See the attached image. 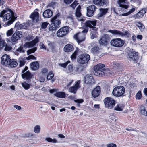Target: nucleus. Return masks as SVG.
I'll list each match as a JSON object with an SVG mask.
<instances>
[{"label": "nucleus", "instance_id": "1", "mask_svg": "<svg viewBox=\"0 0 147 147\" xmlns=\"http://www.w3.org/2000/svg\"><path fill=\"white\" fill-rule=\"evenodd\" d=\"M97 20H96L94 19L91 20H88L86 21L83 24L85 25L84 29L82 31V32H79L74 36V38L77 40L78 43L81 42L84 40V38L80 39V36L83 34V37H84L85 34L88 32V27L92 29V30L94 31H96L98 28L95 26L96 25Z\"/></svg>", "mask_w": 147, "mask_h": 147}, {"label": "nucleus", "instance_id": "2", "mask_svg": "<svg viewBox=\"0 0 147 147\" xmlns=\"http://www.w3.org/2000/svg\"><path fill=\"white\" fill-rule=\"evenodd\" d=\"M0 18L5 22V26H8L15 21L16 18L14 16V13L9 9H5L0 13Z\"/></svg>", "mask_w": 147, "mask_h": 147}, {"label": "nucleus", "instance_id": "3", "mask_svg": "<svg viewBox=\"0 0 147 147\" xmlns=\"http://www.w3.org/2000/svg\"><path fill=\"white\" fill-rule=\"evenodd\" d=\"M59 17V15L58 14L51 18V23L49 28L50 31H55L59 27L61 20L58 19Z\"/></svg>", "mask_w": 147, "mask_h": 147}, {"label": "nucleus", "instance_id": "4", "mask_svg": "<svg viewBox=\"0 0 147 147\" xmlns=\"http://www.w3.org/2000/svg\"><path fill=\"white\" fill-rule=\"evenodd\" d=\"M105 66L102 64H98L94 67V71L93 72L94 74L97 76L99 77L102 76L106 74Z\"/></svg>", "mask_w": 147, "mask_h": 147}, {"label": "nucleus", "instance_id": "5", "mask_svg": "<svg viewBox=\"0 0 147 147\" xmlns=\"http://www.w3.org/2000/svg\"><path fill=\"white\" fill-rule=\"evenodd\" d=\"M125 92V88L122 86H118L114 88L112 93L114 96L118 97L123 96Z\"/></svg>", "mask_w": 147, "mask_h": 147}, {"label": "nucleus", "instance_id": "6", "mask_svg": "<svg viewBox=\"0 0 147 147\" xmlns=\"http://www.w3.org/2000/svg\"><path fill=\"white\" fill-rule=\"evenodd\" d=\"M90 59V56L88 54L85 53L80 55L78 58V62L80 64L87 63Z\"/></svg>", "mask_w": 147, "mask_h": 147}, {"label": "nucleus", "instance_id": "7", "mask_svg": "<svg viewBox=\"0 0 147 147\" xmlns=\"http://www.w3.org/2000/svg\"><path fill=\"white\" fill-rule=\"evenodd\" d=\"M69 28L67 26L60 28L57 33V36L59 37H62L65 36L68 32Z\"/></svg>", "mask_w": 147, "mask_h": 147}, {"label": "nucleus", "instance_id": "8", "mask_svg": "<svg viewBox=\"0 0 147 147\" xmlns=\"http://www.w3.org/2000/svg\"><path fill=\"white\" fill-rule=\"evenodd\" d=\"M105 107L109 109H111L115 106V100L111 98L107 97L104 100Z\"/></svg>", "mask_w": 147, "mask_h": 147}, {"label": "nucleus", "instance_id": "9", "mask_svg": "<svg viewBox=\"0 0 147 147\" xmlns=\"http://www.w3.org/2000/svg\"><path fill=\"white\" fill-rule=\"evenodd\" d=\"M124 42V41L120 38H115L111 41V44L115 47H120L123 45Z\"/></svg>", "mask_w": 147, "mask_h": 147}, {"label": "nucleus", "instance_id": "10", "mask_svg": "<svg viewBox=\"0 0 147 147\" xmlns=\"http://www.w3.org/2000/svg\"><path fill=\"white\" fill-rule=\"evenodd\" d=\"M22 32L20 31H18L13 34L12 36L11 39V42L13 44L15 43L19 40L22 36Z\"/></svg>", "mask_w": 147, "mask_h": 147}, {"label": "nucleus", "instance_id": "11", "mask_svg": "<svg viewBox=\"0 0 147 147\" xmlns=\"http://www.w3.org/2000/svg\"><path fill=\"white\" fill-rule=\"evenodd\" d=\"M80 80H78L76 81L74 86L70 87L69 89V91L71 93L74 94L76 93L78 90L80 88Z\"/></svg>", "mask_w": 147, "mask_h": 147}, {"label": "nucleus", "instance_id": "12", "mask_svg": "<svg viewBox=\"0 0 147 147\" xmlns=\"http://www.w3.org/2000/svg\"><path fill=\"white\" fill-rule=\"evenodd\" d=\"M110 40L109 37L107 34L104 35L102 36L99 43L100 45L106 46Z\"/></svg>", "mask_w": 147, "mask_h": 147}, {"label": "nucleus", "instance_id": "13", "mask_svg": "<svg viewBox=\"0 0 147 147\" xmlns=\"http://www.w3.org/2000/svg\"><path fill=\"white\" fill-rule=\"evenodd\" d=\"M138 53L133 50H131L128 53V56L129 58L133 61H137L138 59Z\"/></svg>", "mask_w": 147, "mask_h": 147}, {"label": "nucleus", "instance_id": "14", "mask_svg": "<svg viewBox=\"0 0 147 147\" xmlns=\"http://www.w3.org/2000/svg\"><path fill=\"white\" fill-rule=\"evenodd\" d=\"M11 61L9 56L5 54L2 56L1 59V62L3 65L6 66L8 65Z\"/></svg>", "mask_w": 147, "mask_h": 147}, {"label": "nucleus", "instance_id": "15", "mask_svg": "<svg viewBox=\"0 0 147 147\" xmlns=\"http://www.w3.org/2000/svg\"><path fill=\"white\" fill-rule=\"evenodd\" d=\"M85 82L89 85L94 84L95 82L93 77L91 75H87L84 77Z\"/></svg>", "mask_w": 147, "mask_h": 147}, {"label": "nucleus", "instance_id": "16", "mask_svg": "<svg viewBox=\"0 0 147 147\" xmlns=\"http://www.w3.org/2000/svg\"><path fill=\"white\" fill-rule=\"evenodd\" d=\"M96 9L95 6L94 5H90L87 8V16L90 17L94 15V13Z\"/></svg>", "mask_w": 147, "mask_h": 147}, {"label": "nucleus", "instance_id": "17", "mask_svg": "<svg viewBox=\"0 0 147 147\" xmlns=\"http://www.w3.org/2000/svg\"><path fill=\"white\" fill-rule=\"evenodd\" d=\"M100 87L98 86L94 88L91 92L92 96L94 98L98 96L100 94Z\"/></svg>", "mask_w": 147, "mask_h": 147}, {"label": "nucleus", "instance_id": "18", "mask_svg": "<svg viewBox=\"0 0 147 147\" xmlns=\"http://www.w3.org/2000/svg\"><path fill=\"white\" fill-rule=\"evenodd\" d=\"M117 3L119 6L123 9H127L129 7L127 0H117Z\"/></svg>", "mask_w": 147, "mask_h": 147}, {"label": "nucleus", "instance_id": "19", "mask_svg": "<svg viewBox=\"0 0 147 147\" xmlns=\"http://www.w3.org/2000/svg\"><path fill=\"white\" fill-rule=\"evenodd\" d=\"M38 39L37 37L31 42H26L24 46L26 47L29 48L36 45V43L38 42Z\"/></svg>", "mask_w": 147, "mask_h": 147}, {"label": "nucleus", "instance_id": "20", "mask_svg": "<svg viewBox=\"0 0 147 147\" xmlns=\"http://www.w3.org/2000/svg\"><path fill=\"white\" fill-rule=\"evenodd\" d=\"M30 17L34 22H36L39 21V13L38 12H33Z\"/></svg>", "mask_w": 147, "mask_h": 147}, {"label": "nucleus", "instance_id": "21", "mask_svg": "<svg viewBox=\"0 0 147 147\" xmlns=\"http://www.w3.org/2000/svg\"><path fill=\"white\" fill-rule=\"evenodd\" d=\"M146 9L145 8L140 10L136 15H134V18L135 19H140L142 18L146 13Z\"/></svg>", "mask_w": 147, "mask_h": 147}, {"label": "nucleus", "instance_id": "22", "mask_svg": "<svg viewBox=\"0 0 147 147\" xmlns=\"http://www.w3.org/2000/svg\"><path fill=\"white\" fill-rule=\"evenodd\" d=\"M108 32L112 33L113 35H117L119 37L123 36V32L117 30H109L108 31Z\"/></svg>", "mask_w": 147, "mask_h": 147}, {"label": "nucleus", "instance_id": "23", "mask_svg": "<svg viewBox=\"0 0 147 147\" xmlns=\"http://www.w3.org/2000/svg\"><path fill=\"white\" fill-rule=\"evenodd\" d=\"M53 15V12L50 9L45 10L43 13V16L44 18H49L51 17Z\"/></svg>", "mask_w": 147, "mask_h": 147}, {"label": "nucleus", "instance_id": "24", "mask_svg": "<svg viewBox=\"0 0 147 147\" xmlns=\"http://www.w3.org/2000/svg\"><path fill=\"white\" fill-rule=\"evenodd\" d=\"M93 3L98 6H103L107 4L105 0H94Z\"/></svg>", "mask_w": 147, "mask_h": 147}, {"label": "nucleus", "instance_id": "25", "mask_svg": "<svg viewBox=\"0 0 147 147\" xmlns=\"http://www.w3.org/2000/svg\"><path fill=\"white\" fill-rule=\"evenodd\" d=\"M22 77L23 79L25 80L30 79L31 78V74L29 71H28L25 72L23 73Z\"/></svg>", "mask_w": 147, "mask_h": 147}, {"label": "nucleus", "instance_id": "26", "mask_svg": "<svg viewBox=\"0 0 147 147\" xmlns=\"http://www.w3.org/2000/svg\"><path fill=\"white\" fill-rule=\"evenodd\" d=\"M15 27L18 30L25 29L26 27L25 23L20 24L19 22H17L15 25Z\"/></svg>", "mask_w": 147, "mask_h": 147}, {"label": "nucleus", "instance_id": "27", "mask_svg": "<svg viewBox=\"0 0 147 147\" xmlns=\"http://www.w3.org/2000/svg\"><path fill=\"white\" fill-rule=\"evenodd\" d=\"M39 65L37 62H34L30 64V68L32 70H35L38 69Z\"/></svg>", "mask_w": 147, "mask_h": 147}, {"label": "nucleus", "instance_id": "28", "mask_svg": "<svg viewBox=\"0 0 147 147\" xmlns=\"http://www.w3.org/2000/svg\"><path fill=\"white\" fill-rule=\"evenodd\" d=\"M74 49L73 46L71 44H67L66 45L64 48V51L65 52H69L72 51Z\"/></svg>", "mask_w": 147, "mask_h": 147}, {"label": "nucleus", "instance_id": "29", "mask_svg": "<svg viewBox=\"0 0 147 147\" xmlns=\"http://www.w3.org/2000/svg\"><path fill=\"white\" fill-rule=\"evenodd\" d=\"M56 97L61 98H65L66 97L65 94L64 92H58L54 94Z\"/></svg>", "mask_w": 147, "mask_h": 147}, {"label": "nucleus", "instance_id": "30", "mask_svg": "<svg viewBox=\"0 0 147 147\" xmlns=\"http://www.w3.org/2000/svg\"><path fill=\"white\" fill-rule=\"evenodd\" d=\"M124 107V105L123 104H117L115 107L114 109L118 111H121Z\"/></svg>", "mask_w": 147, "mask_h": 147}, {"label": "nucleus", "instance_id": "31", "mask_svg": "<svg viewBox=\"0 0 147 147\" xmlns=\"http://www.w3.org/2000/svg\"><path fill=\"white\" fill-rule=\"evenodd\" d=\"M25 52V50L23 49L22 46H20L15 52L16 55H18L19 53H23Z\"/></svg>", "mask_w": 147, "mask_h": 147}, {"label": "nucleus", "instance_id": "32", "mask_svg": "<svg viewBox=\"0 0 147 147\" xmlns=\"http://www.w3.org/2000/svg\"><path fill=\"white\" fill-rule=\"evenodd\" d=\"M18 63L17 61H11L10 62L8 65V67L10 68H13L17 66Z\"/></svg>", "mask_w": 147, "mask_h": 147}, {"label": "nucleus", "instance_id": "33", "mask_svg": "<svg viewBox=\"0 0 147 147\" xmlns=\"http://www.w3.org/2000/svg\"><path fill=\"white\" fill-rule=\"evenodd\" d=\"M100 10L99 16L101 17L105 15L107 13L108 9L101 8Z\"/></svg>", "mask_w": 147, "mask_h": 147}, {"label": "nucleus", "instance_id": "34", "mask_svg": "<svg viewBox=\"0 0 147 147\" xmlns=\"http://www.w3.org/2000/svg\"><path fill=\"white\" fill-rule=\"evenodd\" d=\"M136 26L138 27L140 30L142 31L144 28V25L140 22H138L136 23Z\"/></svg>", "mask_w": 147, "mask_h": 147}, {"label": "nucleus", "instance_id": "35", "mask_svg": "<svg viewBox=\"0 0 147 147\" xmlns=\"http://www.w3.org/2000/svg\"><path fill=\"white\" fill-rule=\"evenodd\" d=\"M113 68L115 69H118L121 67V65L118 63L113 62L112 63Z\"/></svg>", "mask_w": 147, "mask_h": 147}, {"label": "nucleus", "instance_id": "36", "mask_svg": "<svg viewBox=\"0 0 147 147\" xmlns=\"http://www.w3.org/2000/svg\"><path fill=\"white\" fill-rule=\"evenodd\" d=\"M140 108L141 114L145 116H147V111L145 109L144 107L143 106H142Z\"/></svg>", "mask_w": 147, "mask_h": 147}, {"label": "nucleus", "instance_id": "37", "mask_svg": "<svg viewBox=\"0 0 147 147\" xmlns=\"http://www.w3.org/2000/svg\"><path fill=\"white\" fill-rule=\"evenodd\" d=\"M45 140L49 142H53V143H56L57 142V141L56 139H52L49 137H46L45 138Z\"/></svg>", "mask_w": 147, "mask_h": 147}, {"label": "nucleus", "instance_id": "38", "mask_svg": "<svg viewBox=\"0 0 147 147\" xmlns=\"http://www.w3.org/2000/svg\"><path fill=\"white\" fill-rule=\"evenodd\" d=\"M23 87L26 90H28L29 89L30 87V84L26 82H23L22 84Z\"/></svg>", "mask_w": 147, "mask_h": 147}, {"label": "nucleus", "instance_id": "39", "mask_svg": "<svg viewBox=\"0 0 147 147\" xmlns=\"http://www.w3.org/2000/svg\"><path fill=\"white\" fill-rule=\"evenodd\" d=\"M99 49L98 47H93L91 49V51L93 53H96L99 51Z\"/></svg>", "mask_w": 147, "mask_h": 147}, {"label": "nucleus", "instance_id": "40", "mask_svg": "<svg viewBox=\"0 0 147 147\" xmlns=\"http://www.w3.org/2000/svg\"><path fill=\"white\" fill-rule=\"evenodd\" d=\"M135 8L134 7L131 9H130L128 12L126 13L123 14V15L125 16H127L132 13L135 11Z\"/></svg>", "mask_w": 147, "mask_h": 147}, {"label": "nucleus", "instance_id": "41", "mask_svg": "<svg viewBox=\"0 0 147 147\" xmlns=\"http://www.w3.org/2000/svg\"><path fill=\"white\" fill-rule=\"evenodd\" d=\"M37 50L36 47H35L27 51V53L28 55L30 54L31 53H34Z\"/></svg>", "mask_w": 147, "mask_h": 147}, {"label": "nucleus", "instance_id": "42", "mask_svg": "<svg viewBox=\"0 0 147 147\" xmlns=\"http://www.w3.org/2000/svg\"><path fill=\"white\" fill-rule=\"evenodd\" d=\"M77 53L78 51H75L71 55V58L72 60H74L76 59Z\"/></svg>", "mask_w": 147, "mask_h": 147}, {"label": "nucleus", "instance_id": "43", "mask_svg": "<svg viewBox=\"0 0 147 147\" xmlns=\"http://www.w3.org/2000/svg\"><path fill=\"white\" fill-rule=\"evenodd\" d=\"M70 63V61L69 60L67 61L66 62L64 63H60L59 64V66L63 67L64 68L66 67V66L68 64V63Z\"/></svg>", "mask_w": 147, "mask_h": 147}, {"label": "nucleus", "instance_id": "44", "mask_svg": "<svg viewBox=\"0 0 147 147\" xmlns=\"http://www.w3.org/2000/svg\"><path fill=\"white\" fill-rule=\"evenodd\" d=\"M73 69L72 65L71 64L68 66L67 72V73H69L73 72Z\"/></svg>", "mask_w": 147, "mask_h": 147}, {"label": "nucleus", "instance_id": "45", "mask_svg": "<svg viewBox=\"0 0 147 147\" xmlns=\"http://www.w3.org/2000/svg\"><path fill=\"white\" fill-rule=\"evenodd\" d=\"M93 32H92L90 34L91 35V38L92 39H93L94 38H97V35L96 34V31H94Z\"/></svg>", "mask_w": 147, "mask_h": 147}, {"label": "nucleus", "instance_id": "46", "mask_svg": "<svg viewBox=\"0 0 147 147\" xmlns=\"http://www.w3.org/2000/svg\"><path fill=\"white\" fill-rule=\"evenodd\" d=\"M34 130L35 133H39L40 131V126L38 125L36 126L34 128Z\"/></svg>", "mask_w": 147, "mask_h": 147}, {"label": "nucleus", "instance_id": "47", "mask_svg": "<svg viewBox=\"0 0 147 147\" xmlns=\"http://www.w3.org/2000/svg\"><path fill=\"white\" fill-rule=\"evenodd\" d=\"M54 76V74L52 71H50L47 76V79L48 80L51 79Z\"/></svg>", "mask_w": 147, "mask_h": 147}, {"label": "nucleus", "instance_id": "48", "mask_svg": "<svg viewBox=\"0 0 147 147\" xmlns=\"http://www.w3.org/2000/svg\"><path fill=\"white\" fill-rule=\"evenodd\" d=\"M19 62L20 63L19 65L20 67L23 66L25 63L24 60L22 58L19 59Z\"/></svg>", "mask_w": 147, "mask_h": 147}, {"label": "nucleus", "instance_id": "49", "mask_svg": "<svg viewBox=\"0 0 147 147\" xmlns=\"http://www.w3.org/2000/svg\"><path fill=\"white\" fill-rule=\"evenodd\" d=\"M48 24L49 23L47 22H43L41 25V27L42 29H45Z\"/></svg>", "mask_w": 147, "mask_h": 147}, {"label": "nucleus", "instance_id": "50", "mask_svg": "<svg viewBox=\"0 0 147 147\" xmlns=\"http://www.w3.org/2000/svg\"><path fill=\"white\" fill-rule=\"evenodd\" d=\"M141 91H139L136 96V98L138 100L140 99L141 98Z\"/></svg>", "mask_w": 147, "mask_h": 147}, {"label": "nucleus", "instance_id": "51", "mask_svg": "<svg viewBox=\"0 0 147 147\" xmlns=\"http://www.w3.org/2000/svg\"><path fill=\"white\" fill-rule=\"evenodd\" d=\"M13 33V29L11 28L10 29L8 30L6 34L7 36H9L11 35Z\"/></svg>", "mask_w": 147, "mask_h": 147}, {"label": "nucleus", "instance_id": "52", "mask_svg": "<svg viewBox=\"0 0 147 147\" xmlns=\"http://www.w3.org/2000/svg\"><path fill=\"white\" fill-rule=\"evenodd\" d=\"M12 47L9 45L6 44L5 48V50L6 51H9L11 50Z\"/></svg>", "mask_w": 147, "mask_h": 147}, {"label": "nucleus", "instance_id": "53", "mask_svg": "<svg viewBox=\"0 0 147 147\" xmlns=\"http://www.w3.org/2000/svg\"><path fill=\"white\" fill-rule=\"evenodd\" d=\"M36 57L33 56L32 55H30L28 57H27V59L28 60H30V59H32L33 60H36Z\"/></svg>", "mask_w": 147, "mask_h": 147}, {"label": "nucleus", "instance_id": "54", "mask_svg": "<svg viewBox=\"0 0 147 147\" xmlns=\"http://www.w3.org/2000/svg\"><path fill=\"white\" fill-rule=\"evenodd\" d=\"M77 4L78 3L77 2L74 1L72 4L70 5V6L73 9H74Z\"/></svg>", "mask_w": 147, "mask_h": 147}, {"label": "nucleus", "instance_id": "55", "mask_svg": "<svg viewBox=\"0 0 147 147\" xmlns=\"http://www.w3.org/2000/svg\"><path fill=\"white\" fill-rule=\"evenodd\" d=\"M116 145L113 143L109 144L107 145V147H116Z\"/></svg>", "mask_w": 147, "mask_h": 147}, {"label": "nucleus", "instance_id": "56", "mask_svg": "<svg viewBox=\"0 0 147 147\" xmlns=\"http://www.w3.org/2000/svg\"><path fill=\"white\" fill-rule=\"evenodd\" d=\"M73 1V0H64V1L66 4H69L71 3Z\"/></svg>", "mask_w": 147, "mask_h": 147}, {"label": "nucleus", "instance_id": "57", "mask_svg": "<svg viewBox=\"0 0 147 147\" xmlns=\"http://www.w3.org/2000/svg\"><path fill=\"white\" fill-rule=\"evenodd\" d=\"M75 15L77 17L79 18L81 16V14L80 11H76L75 13Z\"/></svg>", "mask_w": 147, "mask_h": 147}, {"label": "nucleus", "instance_id": "58", "mask_svg": "<svg viewBox=\"0 0 147 147\" xmlns=\"http://www.w3.org/2000/svg\"><path fill=\"white\" fill-rule=\"evenodd\" d=\"M47 43L48 44L49 46L51 48H52L53 47V43L50 42L49 41H47Z\"/></svg>", "mask_w": 147, "mask_h": 147}, {"label": "nucleus", "instance_id": "59", "mask_svg": "<svg viewBox=\"0 0 147 147\" xmlns=\"http://www.w3.org/2000/svg\"><path fill=\"white\" fill-rule=\"evenodd\" d=\"M48 70L47 69L45 68H42L41 70V72L42 74H45L47 72Z\"/></svg>", "mask_w": 147, "mask_h": 147}, {"label": "nucleus", "instance_id": "60", "mask_svg": "<svg viewBox=\"0 0 147 147\" xmlns=\"http://www.w3.org/2000/svg\"><path fill=\"white\" fill-rule=\"evenodd\" d=\"M125 129L127 131H137L136 130V129H134L133 128L129 127V128H126Z\"/></svg>", "mask_w": 147, "mask_h": 147}, {"label": "nucleus", "instance_id": "61", "mask_svg": "<svg viewBox=\"0 0 147 147\" xmlns=\"http://www.w3.org/2000/svg\"><path fill=\"white\" fill-rule=\"evenodd\" d=\"M143 38L142 36L141 35H138L137 36L136 38L137 39L141 40Z\"/></svg>", "mask_w": 147, "mask_h": 147}, {"label": "nucleus", "instance_id": "62", "mask_svg": "<svg viewBox=\"0 0 147 147\" xmlns=\"http://www.w3.org/2000/svg\"><path fill=\"white\" fill-rule=\"evenodd\" d=\"M40 48L43 49H45L46 48L45 47L44 45L42 43H40Z\"/></svg>", "mask_w": 147, "mask_h": 147}, {"label": "nucleus", "instance_id": "63", "mask_svg": "<svg viewBox=\"0 0 147 147\" xmlns=\"http://www.w3.org/2000/svg\"><path fill=\"white\" fill-rule=\"evenodd\" d=\"M57 90L56 89H50L49 90V92L50 93L52 94L53 93V92H56L57 91Z\"/></svg>", "mask_w": 147, "mask_h": 147}, {"label": "nucleus", "instance_id": "64", "mask_svg": "<svg viewBox=\"0 0 147 147\" xmlns=\"http://www.w3.org/2000/svg\"><path fill=\"white\" fill-rule=\"evenodd\" d=\"M14 108L18 110H20L21 109V107L20 106L16 105H15L14 106Z\"/></svg>", "mask_w": 147, "mask_h": 147}]
</instances>
